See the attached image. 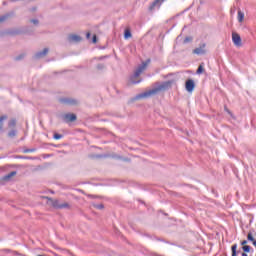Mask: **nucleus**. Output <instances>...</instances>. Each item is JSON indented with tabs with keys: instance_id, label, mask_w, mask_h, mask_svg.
Listing matches in <instances>:
<instances>
[{
	"instance_id": "nucleus-19",
	"label": "nucleus",
	"mask_w": 256,
	"mask_h": 256,
	"mask_svg": "<svg viewBox=\"0 0 256 256\" xmlns=\"http://www.w3.org/2000/svg\"><path fill=\"white\" fill-rule=\"evenodd\" d=\"M205 71V69H203V65H200L196 71L197 75H201V73H203Z\"/></svg>"
},
{
	"instance_id": "nucleus-21",
	"label": "nucleus",
	"mask_w": 256,
	"mask_h": 256,
	"mask_svg": "<svg viewBox=\"0 0 256 256\" xmlns=\"http://www.w3.org/2000/svg\"><path fill=\"white\" fill-rule=\"evenodd\" d=\"M15 135H17V131L16 130H11L9 133H8V137H15Z\"/></svg>"
},
{
	"instance_id": "nucleus-12",
	"label": "nucleus",
	"mask_w": 256,
	"mask_h": 256,
	"mask_svg": "<svg viewBox=\"0 0 256 256\" xmlns=\"http://www.w3.org/2000/svg\"><path fill=\"white\" fill-rule=\"evenodd\" d=\"M5 121H7V115H2L0 117V132L3 133V126Z\"/></svg>"
},
{
	"instance_id": "nucleus-1",
	"label": "nucleus",
	"mask_w": 256,
	"mask_h": 256,
	"mask_svg": "<svg viewBox=\"0 0 256 256\" xmlns=\"http://www.w3.org/2000/svg\"><path fill=\"white\" fill-rule=\"evenodd\" d=\"M172 84L173 82L171 81L163 82L162 84L158 85L156 88H153L144 93L136 95L135 99H147V97H153V95H157L159 91H167V89H171Z\"/></svg>"
},
{
	"instance_id": "nucleus-2",
	"label": "nucleus",
	"mask_w": 256,
	"mask_h": 256,
	"mask_svg": "<svg viewBox=\"0 0 256 256\" xmlns=\"http://www.w3.org/2000/svg\"><path fill=\"white\" fill-rule=\"evenodd\" d=\"M150 62L151 60H147L146 62H143L140 66H138V68L135 70L133 76L130 79L131 83H133L134 85H137V83H141V80L135 81L134 79L136 77H139V75H141V73H143V71L147 69V65H149Z\"/></svg>"
},
{
	"instance_id": "nucleus-20",
	"label": "nucleus",
	"mask_w": 256,
	"mask_h": 256,
	"mask_svg": "<svg viewBox=\"0 0 256 256\" xmlns=\"http://www.w3.org/2000/svg\"><path fill=\"white\" fill-rule=\"evenodd\" d=\"M7 19H9V15L8 14L0 16V23H3V21H7Z\"/></svg>"
},
{
	"instance_id": "nucleus-4",
	"label": "nucleus",
	"mask_w": 256,
	"mask_h": 256,
	"mask_svg": "<svg viewBox=\"0 0 256 256\" xmlns=\"http://www.w3.org/2000/svg\"><path fill=\"white\" fill-rule=\"evenodd\" d=\"M163 3H165V0H154L149 7V11H153L154 9H159V7L163 5Z\"/></svg>"
},
{
	"instance_id": "nucleus-8",
	"label": "nucleus",
	"mask_w": 256,
	"mask_h": 256,
	"mask_svg": "<svg viewBox=\"0 0 256 256\" xmlns=\"http://www.w3.org/2000/svg\"><path fill=\"white\" fill-rule=\"evenodd\" d=\"M205 47H206V45H205V44H202L200 47L195 48V49L193 50V53H194L195 55H205V53H207V51H205Z\"/></svg>"
},
{
	"instance_id": "nucleus-23",
	"label": "nucleus",
	"mask_w": 256,
	"mask_h": 256,
	"mask_svg": "<svg viewBox=\"0 0 256 256\" xmlns=\"http://www.w3.org/2000/svg\"><path fill=\"white\" fill-rule=\"evenodd\" d=\"M54 139H56V140L63 139V135L55 133Z\"/></svg>"
},
{
	"instance_id": "nucleus-6",
	"label": "nucleus",
	"mask_w": 256,
	"mask_h": 256,
	"mask_svg": "<svg viewBox=\"0 0 256 256\" xmlns=\"http://www.w3.org/2000/svg\"><path fill=\"white\" fill-rule=\"evenodd\" d=\"M185 87L188 93H193V90L195 89V81H193L192 79H188L186 81Z\"/></svg>"
},
{
	"instance_id": "nucleus-30",
	"label": "nucleus",
	"mask_w": 256,
	"mask_h": 256,
	"mask_svg": "<svg viewBox=\"0 0 256 256\" xmlns=\"http://www.w3.org/2000/svg\"><path fill=\"white\" fill-rule=\"evenodd\" d=\"M188 41H191V39L185 38L184 43H188Z\"/></svg>"
},
{
	"instance_id": "nucleus-29",
	"label": "nucleus",
	"mask_w": 256,
	"mask_h": 256,
	"mask_svg": "<svg viewBox=\"0 0 256 256\" xmlns=\"http://www.w3.org/2000/svg\"><path fill=\"white\" fill-rule=\"evenodd\" d=\"M241 245H243V247H245V245H247V240L242 241Z\"/></svg>"
},
{
	"instance_id": "nucleus-27",
	"label": "nucleus",
	"mask_w": 256,
	"mask_h": 256,
	"mask_svg": "<svg viewBox=\"0 0 256 256\" xmlns=\"http://www.w3.org/2000/svg\"><path fill=\"white\" fill-rule=\"evenodd\" d=\"M92 43H97V36L96 35L93 36Z\"/></svg>"
},
{
	"instance_id": "nucleus-7",
	"label": "nucleus",
	"mask_w": 256,
	"mask_h": 256,
	"mask_svg": "<svg viewBox=\"0 0 256 256\" xmlns=\"http://www.w3.org/2000/svg\"><path fill=\"white\" fill-rule=\"evenodd\" d=\"M83 38H81V36L77 35V34H71L68 36V41L70 43H80V41H82Z\"/></svg>"
},
{
	"instance_id": "nucleus-32",
	"label": "nucleus",
	"mask_w": 256,
	"mask_h": 256,
	"mask_svg": "<svg viewBox=\"0 0 256 256\" xmlns=\"http://www.w3.org/2000/svg\"><path fill=\"white\" fill-rule=\"evenodd\" d=\"M242 256H249V255H247V253L243 252V253H242Z\"/></svg>"
},
{
	"instance_id": "nucleus-14",
	"label": "nucleus",
	"mask_w": 256,
	"mask_h": 256,
	"mask_svg": "<svg viewBox=\"0 0 256 256\" xmlns=\"http://www.w3.org/2000/svg\"><path fill=\"white\" fill-rule=\"evenodd\" d=\"M243 19H245V14L241 11H238V21L242 23Z\"/></svg>"
},
{
	"instance_id": "nucleus-15",
	"label": "nucleus",
	"mask_w": 256,
	"mask_h": 256,
	"mask_svg": "<svg viewBox=\"0 0 256 256\" xmlns=\"http://www.w3.org/2000/svg\"><path fill=\"white\" fill-rule=\"evenodd\" d=\"M232 256H237V244L232 245Z\"/></svg>"
},
{
	"instance_id": "nucleus-26",
	"label": "nucleus",
	"mask_w": 256,
	"mask_h": 256,
	"mask_svg": "<svg viewBox=\"0 0 256 256\" xmlns=\"http://www.w3.org/2000/svg\"><path fill=\"white\" fill-rule=\"evenodd\" d=\"M31 22L34 23V25H38L39 24V20H37V19L31 20Z\"/></svg>"
},
{
	"instance_id": "nucleus-28",
	"label": "nucleus",
	"mask_w": 256,
	"mask_h": 256,
	"mask_svg": "<svg viewBox=\"0 0 256 256\" xmlns=\"http://www.w3.org/2000/svg\"><path fill=\"white\" fill-rule=\"evenodd\" d=\"M86 39H91V33L88 32V33L86 34Z\"/></svg>"
},
{
	"instance_id": "nucleus-33",
	"label": "nucleus",
	"mask_w": 256,
	"mask_h": 256,
	"mask_svg": "<svg viewBox=\"0 0 256 256\" xmlns=\"http://www.w3.org/2000/svg\"><path fill=\"white\" fill-rule=\"evenodd\" d=\"M225 111H226L227 113H231V112L229 111V109H227V108H225Z\"/></svg>"
},
{
	"instance_id": "nucleus-13",
	"label": "nucleus",
	"mask_w": 256,
	"mask_h": 256,
	"mask_svg": "<svg viewBox=\"0 0 256 256\" xmlns=\"http://www.w3.org/2000/svg\"><path fill=\"white\" fill-rule=\"evenodd\" d=\"M15 175H17V172L12 171L3 177V181H9V179H11V177H15Z\"/></svg>"
},
{
	"instance_id": "nucleus-17",
	"label": "nucleus",
	"mask_w": 256,
	"mask_h": 256,
	"mask_svg": "<svg viewBox=\"0 0 256 256\" xmlns=\"http://www.w3.org/2000/svg\"><path fill=\"white\" fill-rule=\"evenodd\" d=\"M17 125V121L15 119H12L8 122V127H15Z\"/></svg>"
},
{
	"instance_id": "nucleus-31",
	"label": "nucleus",
	"mask_w": 256,
	"mask_h": 256,
	"mask_svg": "<svg viewBox=\"0 0 256 256\" xmlns=\"http://www.w3.org/2000/svg\"><path fill=\"white\" fill-rule=\"evenodd\" d=\"M253 245L254 247H256V240H253Z\"/></svg>"
},
{
	"instance_id": "nucleus-9",
	"label": "nucleus",
	"mask_w": 256,
	"mask_h": 256,
	"mask_svg": "<svg viewBox=\"0 0 256 256\" xmlns=\"http://www.w3.org/2000/svg\"><path fill=\"white\" fill-rule=\"evenodd\" d=\"M63 119L66 123L73 122L77 120V116L75 114H65Z\"/></svg>"
},
{
	"instance_id": "nucleus-24",
	"label": "nucleus",
	"mask_w": 256,
	"mask_h": 256,
	"mask_svg": "<svg viewBox=\"0 0 256 256\" xmlns=\"http://www.w3.org/2000/svg\"><path fill=\"white\" fill-rule=\"evenodd\" d=\"M248 241H255V238H253V234L248 233Z\"/></svg>"
},
{
	"instance_id": "nucleus-25",
	"label": "nucleus",
	"mask_w": 256,
	"mask_h": 256,
	"mask_svg": "<svg viewBox=\"0 0 256 256\" xmlns=\"http://www.w3.org/2000/svg\"><path fill=\"white\" fill-rule=\"evenodd\" d=\"M94 207H95L96 209H103V208H104L103 204H97V205H95Z\"/></svg>"
},
{
	"instance_id": "nucleus-5",
	"label": "nucleus",
	"mask_w": 256,
	"mask_h": 256,
	"mask_svg": "<svg viewBox=\"0 0 256 256\" xmlns=\"http://www.w3.org/2000/svg\"><path fill=\"white\" fill-rule=\"evenodd\" d=\"M232 41L236 47H241V36L238 33H232Z\"/></svg>"
},
{
	"instance_id": "nucleus-10",
	"label": "nucleus",
	"mask_w": 256,
	"mask_h": 256,
	"mask_svg": "<svg viewBox=\"0 0 256 256\" xmlns=\"http://www.w3.org/2000/svg\"><path fill=\"white\" fill-rule=\"evenodd\" d=\"M49 53V48H44L42 51H39L35 54L36 59H41V57H45Z\"/></svg>"
},
{
	"instance_id": "nucleus-18",
	"label": "nucleus",
	"mask_w": 256,
	"mask_h": 256,
	"mask_svg": "<svg viewBox=\"0 0 256 256\" xmlns=\"http://www.w3.org/2000/svg\"><path fill=\"white\" fill-rule=\"evenodd\" d=\"M244 253H249L251 251V246L249 245H245L242 247Z\"/></svg>"
},
{
	"instance_id": "nucleus-16",
	"label": "nucleus",
	"mask_w": 256,
	"mask_h": 256,
	"mask_svg": "<svg viewBox=\"0 0 256 256\" xmlns=\"http://www.w3.org/2000/svg\"><path fill=\"white\" fill-rule=\"evenodd\" d=\"M131 37V30L126 29L124 32V39H129Z\"/></svg>"
},
{
	"instance_id": "nucleus-22",
	"label": "nucleus",
	"mask_w": 256,
	"mask_h": 256,
	"mask_svg": "<svg viewBox=\"0 0 256 256\" xmlns=\"http://www.w3.org/2000/svg\"><path fill=\"white\" fill-rule=\"evenodd\" d=\"M36 149L32 148V149H25L23 152L24 153H35Z\"/></svg>"
},
{
	"instance_id": "nucleus-34",
	"label": "nucleus",
	"mask_w": 256,
	"mask_h": 256,
	"mask_svg": "<svg viewBox=\"0 0 256 256\" xmlns=\"http://www.w3.org/2000/svg\"><path fill=\"white\" fill-rule=\"evenodd\" d=\"M98 68H99V69H103V66H101V65H98Z\"/></svg>"
},
{
	"instance_id": "nucleus-3",
	"label": "nucleus",
	"mask_w": 256,
	"mask_h": 256,
	"mask_svg": "<svg viewBox=\"0 0 256 256\" xmlns=\"http://www.w3.org/2000/svg\"><path fill=\"white\" fill-rule=\"evenodd\" d=\"M52 207H55V209H69V203H59V200H52Z\"/></svg>"
},
{
	"instance_id": "nucleus-11",
	"label": "nucleus",
	"mask_w": 256,
	"mask_h": 256,
	"mask_svg": "<svg viewBox=\"0 0 256 256\" xmlns=\"http://www.w3.org/2000/svg\"><path fill=\"white\" fill-rule=\"evenodd\" d=\"M61 103H64L65 105H77V101L71 98H64L61 100Z\"/></svg>"
}]
</instances>
